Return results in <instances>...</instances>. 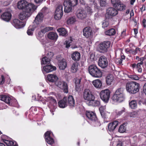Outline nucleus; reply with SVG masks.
<instances>
[{"label": "nucleus", "instance_id": "nucleus-1", "mask_svg": "<svg viewBox=\"0 0 146 146\" xmlns=\"http://www.w3.org/2000/svg\"><path fill=\"white\" fill-rule=\"evenodd\" d=\"M126 89L127 92L131 94H135L139 90L140 84L134 81L127 82L126 84Z\"/></svg>", "mask_w": 146, "mask_h": 146}, {"label": "nucleus", "instance_id": "nucleus-2", "mask_svg": "<svg viewBox=\"0 0 146 146\" xmlns=\"http://www.w3.org/2000/svg\"><path fill=\"white\" fill-rule=\"evenodd\" d=\"M17 8L19 9H36L37 6L32 3H29L25 0H21L17 3Z\"/></svg>", "mask_w": 146, "mask_h": 146}, {"label": "nucleus", "instance_id": "nucleus-3", "mask_svg": "<svg viewBox=\"0 0 146 146\" xmlns=\"http://www.w3.org/2000/svg\"><path fill=\"white\" fill-rule=\"evenodd\" d=\"M124 90L122 88L117 89L112 97V99L114 102H121L124 99Z\"/></svg>", "mask_w": 146, "mask_h": 146}, {"label": "nucleus", "instance_id": "nucleus-4", "mask_svg": "<svg viewBox=\"0 0 146 146\" xmlns=\"http://www.w3.org/2000/svg\"><path fill=\"white\" fill-rule=\"evenodd\" d=\"M90 74L93 76L99 78L102 77V73L97 67L94 65H91L88 67Z\"/></svg>", "mask_w": 146, "mask_h": 146}, {"label": "nucleus", "instance_id": "nucleus-5", "mask_svg": "<svg viewBox=\"0 0 146 146\" xmlns=\"http://www.w3.org/2000/svg\"><path fill=\"white\" fill-rule=\"evenodd\" d=\"M78 2V0L64 1L63 4L64 7V9H72V7L77 5Z\"/></svg>", "mask_w": 146, "mask_h": 146}, {"label": "nucleus", "instance_id": "nucleus-6", "mask_svg": "<svg viewBox=\"0 0 146 146\" xmlns=\"http://www.w3.org/2000/svg\"><path fill=\"white\" fill-rule=\"evenodd\" d=\"M110 42L109 41H104L101 43L98 46L97 50L101 53H104L107 51L110 46Z\"/></svg>", "mask_w": 146, "mask_h": 146}, {"label": "nucleus", "instance_id": "nucleus-7", "mask_svg": "<svg viewBox=\"0 0 146 146\" xmlns=\"http://www.w3.org/2000/svg\"><path fill=\"white\" fill-rule=\"evenodd\" d=\"M34 11V10H23L19 14V18L21 20H24L29 17Z\"/></svg>", "mask_w": 146, "mask_h": 146}, {"label": "nucleus", "instance_id": "nucleus-8", "mask_svg": "<svg viewBox=\"0 0 146 146\" xmlns=\"http://www.w3.org/2000/svg\"><path fill=\"white\" fill-rule=\"evenodd\" d=\"M110 92L108 89L102 90L100 95L101 99L105 102H107L109 99Z\"/></svg>", "mask_w": 146, "mask_h": 146}, {"label": "nucleus", "instance_id": "nucleus-9", "mask_svg": "<svg viewBox=\"0 0 146 146\" xmlns=\"http://www.w3.org/2000/svg\"><path fill=\"white\" fill-rule=\"evenodd\" d=\"M83 96L84 99L86 101L87 104L93 99H94V96L92 94L91 92L89 90H84Z\"/></svg>", "mask_w": 146, "mask_h": 146}, {"label": "nucleus", "instance_id": "nucleus-10", "mask_svg": "<svg viewBox=\"0 0 146 146\" xmlns=\"http://www.w3.org/2000/svg\"><path fill=\"white\" fill-rule=\"evenodd\" d=\"M54 84L56 86L62 89L65 93L68 92L67 84L66 82L58 80Z\"/></svg>", "mask_w": 146, "mask_h": 146}, {"label": "nucleus", "instance_id": "nucleus-11", "mask_svg": "<svg viewBox=\"0 0 146 146\" xmlns=\"http://www.w3.org/2000/svg\"><path fill=\"white\" fill-rule=\"evenodd\" d=\"M111 1L113 7L116 9H125V6L121 4L119 0H111ZM113 9H115L113 8Z\"/></svg>", "mask_w": 146, "mask_h": 146}, {"label": "nucleus", "instance_id": "nucleus-12", "mask_svg": "<svg viewBox=\"0 0 146 146\" xmlns=\"http://www.w3.org/2000/svg\"><path fill=\"white\" fill-rule=\"evenodd\" d=\"M108 62L107 58L104 56H101L98 60V65L102 68L106 67L108 65Z\"/></svg>", "mask_w": 146, "mask_h": 146}, {"label": "nucleus", "instance_id": "nucleus-13", "mask_svg": "<svg viewBox=\"0 0 146 146\" xmlns=\"http://www.w3.org/2000/svg\"><path fill=\"white\" fill-rule=\"evenodd\" d=\"M118 13L117 10H107L106 14V20H109L112 18L113 16L117 15Z\"/></svg>", "mask_w": 146, "mask_h": 146}, {"label": "nucleus", "instance_id": "nucleus-14", "mask_svg": "<svg viewBox=\"0 0 146 146\" xmlns=\"http://www.w3.org/2000/svg\"><path fill=\"white\" fill-rule=\"evenodd\" d=\"M13 24L17 29H20L25 26V24L18 19H15L13 21Z\"/></svg>", "mask_w": 146, "mask_h": 146}, {"label": "nucleus", "instance_id": "nucleus-15", "mask_svg": "<svg viewBox=\"0 0 146 146\" xmlns=\"http://www.w3.org/2000/svg\"><path fill=\"white\" fill-rule=\"evenodd\" d=\"M12 15L11 11L5 12L1 15L2 19L7 22L9 21L11 19Z\"/></svg>", "mask_w": 146, "mask_h": 146}, {"label": "nucleus", "instance_id": "nucleus-16", "mask_svg": "<svg viewBox=\"0 0 146 146\" xmlns=\"http://www.w3.org/2000/svg\"><path fill=\"white\" fill-rule=\"evenodd\" d=\"M76 15L79 19H83L86 17V13L84 10H78L77 12Z\"/></svg>", "mask_w": 146, "mask_h": 146}, {"label": "nucleus", "instance_id": "nucleus-17", "mask_svg": "<svg viewBox=\"0 0 146 146\" xmlns=\"http://www.w3.org/2000/svg\"><path fill=\"white\" fill-rule=\"evenodd\" d=\"M58 79V78L56 75L54 74H48L46 78V80L47 81L54 83Z\"/></svg>", "mask_w": 146, "mask_h": 146}, {"label": "nucleus", "instance_id": "nucleus-18", "mask_svg": "<svg viewBox=\"0 0 146 146\" xmlns=\"http://www.w3.org/2000/svg\"><path fill=\"white\" fill-rule=\"evenodd\" d=\"M83 35L86 37L88 38L92 34V30L90 27H86L83 30Z\"/></svg>", "mask_w": 146, "mask_h": 146}, {"label": "nucleus", "instance_id": "nucleus-19", "mask_svg": "<svg viewBox=\"0 0 146 146\" xmlns=\"http://www.w3.org/2000/svg\"><path fill=\"white\" fill-rule=\"evenodd\" d=\"M51 134L50 131H48L45 134V139L46 141L48 143L52 144L54 143V140L50 136Z\"/></svg>", "mask_w": 146, "mask_h": 146}, {"label": "nucleus", "instance_id": "nucleus-20", "mask_svg": "<svg viewBox=\"0 0 146 146\" xmlns=\"http://www.w3.org/2000/svg\"><path fill=\"white\" fill-rule=\"evenodd\" d=\"M63 14L62 10H56L54 13V18L56 20L61 19Z\"/></svg>", "mask_w": 146, "mask_h": 146}, {"label": "nucleus", "instance_id": "nucleus-21", "mask_svg": "<svg viewBox=\"0 0 146 146\" xmlns=\"http://www.w3.org/2000/svg\"><path fill=\"white\" fill-rule=\"evenodd\" d=\"M118 121H115L112 123L109 124L108 128L110 131H113L117 125Z\"/></svg>", "mask_w": 146, "mask_h": 146}, {"label": "nucleus", "instance_id": "nucleus-22", "mask_svg": "<svg viewBox=\"0 0 146 146\" xmlns=\"http://www.w3.org/2000/svg\"><path fill=\"white\" fill-rule=\"evenodd\" d=\"M86 114L87 117L91 120L95 121L97 119L95 114L93 112L87 111Z\"/></svg>", "mask_w": 146, "mask_h": 146}, {"label": "nucleus", "instance_id": "nucleus-23", "mask_svg": "<svg viewBox=\"0 0 146 146\" xmlns=\"http://www.w3.org/2000/svg\"><path fill=\"white\" fill-rule=\"evenodd\" d=\"M43 17V15L42 13H38L35 18L34 22L36 23V24H39V23L41 22Z\"/></svg>", "mask_w": 146, "mask_h": 146}, {"label": "nucleus", "instance_id": "nucleus-24", "mask_svg": "<svg viewBox=\"0 0 146 146\" xmlns=\"http://www.w3.org/2000/svg\"><path fill=\"white\" fill-rule=\"evenodd\" d=\"M43 69L46 73H48L55 70L56 68L51 65H48L44 67Z\"/></svg>", "mask_w": 146, "mask_h": 146}, {"label": "nucleus", "instance_id": "nucleus-25", "mask_svg": "<svg viewBox=\"0 0 146 146\" xmlns=\"http://www.w3.org/2000/svg\"><path fill=\"white\" fill-rule=\"evenodd\" d=\"M80 57V53L77 52H75L71 55L72 59L75 61H78Z\"/></svg>", "mask_w": 146, "mask_h": 146}, {"label": "nucleus", "instance_id": "nucleus-26", "mask_svg": "<svg viewBox=\"0 0 146 146\" xmlns=\"http://www.w3.org/2000/svg\"><path fill=\"white\" fill-rule=\"evenodd\" d=\"M66 99V97H64L62 100L59 101L58 104L59 106L61 108H64L67 106Z\"/></svg>", "mask_w": 146, "mask_h": 146}, {"label": "nucleus", "instance_id": "nucleus-27", "mask_svg": "<svg viewBox=\"0 0 146 146\" xmlns=\"http://www.w3.org/2000/svg\"><path fill=\"white\" fill-rule=\"evenodd\" d=\"M113 75L111 74H108L106 78V81L108 84L110 85L114 80Z\"/></svg>", "mask_w": 146, "mask_h": 146}, {"label": "nucleus", "instance_id": "nucleus-28", "mask_svg": "<svg viewBox=\"0 0 146 146\" xmlns=\"http://www.w3.org/2000/svg\"><path fill=\"white\" fill-rule=\"evenodd\" d=\"M92 83L94 86L97 88H100L102 86V82L99 79L93 81Z\"/></svg>", "mask_w": 146, "mask_h": 146}, {"label": "nucleus", "instance_id": "nucleus-29", "mask_svg": "<svg viewBox=\"0 0 146 146\" xmlns=\"http://www.w3.org/2000/svg\"><path fill=\"white\" fill-rule=\"evenodd\" d=\"M68 103L69 105L72 107H74L75 104V102L73 97L71 95L69 96L68 98Z\"/></svg>", "mask_w": 146, "mask_h": 146}, {"label": "nucleus", "instance_id": "nucleus-30", "mask_svg": "<svg viewBox=\"0 0 146 146\" xmlns=\"http://www.w3.org/2000/svg\"><path fill=\"white\" fill-rule=\"evenodd\" d=\"M59 67L60 69L64 70L66 67V62L64 59L60 61L58 63Z\"/></svg>", "mask_w": 146, "mask_h": 146}, {"label": "nucleus", "instance_id": "nucleus-31", "mask_svg": "<svg viewBox=\"0 0 146 146\" xmlns=\"http://www.w3.org/2000/svg\"><path fill=\"white\" fill-rule=\"evenodd\" d=\"M48 37L52 40H56L58 37L57 34L54 32H50L48 35Z\"/></svg>", "mask_w": 146, "mask_h": 146}, {"label": "nucleus", "instance_id": "nucleus-32", "mask_svg": "<svg viewBox=\"0 0 146 146\" xmlns=\"http://www.w3.org/2000/svg\"><path fill=\"white\" fill-rule=\"evenodd\" d=\"M95 97L92 100H91L87 104L90 106H98L100 104L99 101L95 100Z\"/></svg>", "mask_w": 146, "mask_h": 146}, {"label": "nucleus", "instance_id": "nucleus-33", "mask_svg": "<svg viewBox=\"0 0 146 146\" xmlns=\"http://www.w3.org/2000/svg\"><path fill=\"white\" fill-rule=\"evenodd\" d=\"M0 100L5 102L6 103L9 104L11 100V98L9 97L4 95H2L0 98Z\"/></svg>", "mask_w": 146, "mask_h": 146}, {"label": "nucleus", "instance_id": "nucleus-34", "mask_svg": "<svg viewBox=\"0 0 146 146\" xmlns=\"http://www.w3.org/2000/svg\"><path fill=\"white\" fill-rule=\"evenodd\" d=\"M78 64L77 62L73 63L71 67V71L73 73L76 72L78 70Z\"/></svg>", "mask_w": 146, "mask_h": 146}, {"label": "nucleus", "instance_id": "nucleus-35", "mask_svg": "<svg viewBox=\"0 0 146 146\" xmlns=\"http://www.w3.org/2000/svg\"><path fill=\"white\" fill-rule=\"evenodd\" d=\"M57 31L60 33V35L62 36H65L67 34V31L66 29L63 28H60L57 29Z\"/></svg>", "mask_w": 146, "mask_h": 146}, {"label": "nucleus", "instance_id": "nucleus-36", "mask_svg": "<svg viewBox=\"0 0 146 146\" xmlns=\"http://www.w3.org/2000/svg\"><path fill=\"white\" fill-rule=\"evenodd\" d=\"M105 33L106 35L109 36L113 35L115 33V31L114 29H111L106 31Z\"/></svg>", "mask_w": 146, "mask_h": 146}, {"label": "nucleus", "instance_id": "nucleus-37", "mask_svg": "<svg viewBox=\"0 0 146 146\" xmlns=\"http://www.w3.org/2000/svg\"><path fill=\"white\" fill-rule=\"evenodd\" d=\"M129 106L132 109H135L137 107V103L135 100H132L129 102Z\"/></svg>", "mask_w": 146, "mask_h": 146}, {"label": "nucleus", "instance_id": "nucleus-38", "mask_svg": "<svg viewBox=\"0 0 146 146\" xmlns=\"http://www.w3.org/2000/svg\"><path fill=\"white\" fill-rule=\"evenodd\" d=\"M50 59L48 58L47 57H44L42 58V64H48L50 63Z\"/></svg>", "mask_w": 146, "mask_h": 146}, {"label": "nucleus", "instance_id": "nucleus-39", "mask_svg": "<svg viewBox=\"0 0 146 146\" xmlns=\"http://www.w3.org/2000/svg\"><path fill=\"white\" fill-rule=\"evenodd\" d=\"M106 107L105 106H101L99 108V110L102 116L104 117L105 115Z\"/></svg>", "mask_w": 146, "mask_h": 146}, {"label": "nucleus", "instance_id": "nucleus-40", "mask_svg": "<svg viewBox=\"0 0 146 146\" xmlns=\"http://www.w3.org/2000/svg\"><path fill=\"white\" fill-rule=\"evenodd\" d=\"M143 64V62H139L137 64V68L139 72H141L142 71V69L141 67V66H142Z\"/></svg>", "mask_w": 146, "mask_h": 146}, {"label": "nucleus", "instance_id": "nucleus-41", "mask_svg": "<svg viewBox=\"0 0 146 146\" xmlns=\"http://www.w3.org/2000/svg\"><path fill=\"white\" fill-rule=\"evenodd\" d=\"M126 127L124 125H121L119 127L118 131L121 133H123L125 131Z\"/></svg>", "mask_w": 146, "mask_h": 146}, {"label": "nucleus", "instance_id": "nucleus-42", "mask_svg": "<svg viewBox=\"0 0 146 146\" xmlns=\"http://www.w3.org/2000/svg\"><path fill=\"white\" fill-rule=\"evenodd\" d=\"M53 28L51 27H46L43 29H42V32L43 34H44L48 31L52 30Z\"/></svg>", "mask_w": 146, "mask_h": 146}, {"label": "nucleus", "instance_id": "nucleus-43", "mask_svg": "<svg viewBox=\"0 0 146 146\" xmlns=\"http://www.w3.org/2000/svg\"><path fill=\"white\" fill-rule=\"evenodd\" d=\"M76 21V19L74 17H72L69 18L67 21V23L68 24L73 23Z\"/></svg>", "mask_w": 146, "mask_h": 146}, {"label": "nucleus", "instance_id": "nucleus-44", "mask_svg": "<svg viewBox=\"0 0 146 146\" xmlns=\"http://www.w3.org/2000/svg\"><path fill=\"white\" fill-rule=\"evenodd\" d=\"M137 112L133 111L129 113V115L130 117H135L138 116Z\"/></svg>", "mask_w": 146, "mask_h": 146}, {"label": "nucleus", "instance_id": "nucleus-45", "mask_svg": "<svg viewBox=\"0 0 146 146\" xmlns=\"http://www.w3.org/2000/svg\"><path fill=\"white\" fill-rule=\"evenodd\" d=\"M4 142L8 146H12L14 144V143L13 141L7 140H5Z\"/></svg>", "mask_w": 146, "mask_h": 146}, {"label": "nucleus", "instance_id": "nucleus-46", "mask_svg": "<svg viewBox=\"0 0 146 146\" xmlns=\"http://www.w3.org/2000/svg\"><path fill=\"white\" fill-rule=\"evenodd\" d=\"M100 4L101 7H105L106 5V0H100Z\"/></svg>", "mask_w": 146, "mask_h": 146}, {"label": "nucleus", "instance_id": "nucleus-47", "mask_svg": "<svg viewBox=\"0 0 146 146\" xmlns=\"http://www.w3.org/2000/svg\"><path fill=\"white\" fill-rule=\"evenodd\" d=\"M54 55L53 53L51 52H50L47 53L46 54V56L48 58L50 59L53 57Z\"/></svg>", "mask_w": 146, "mask_h": 146}, {"label": "nucleus", "instance_id": "nucleus-48", "mask_svg": "<svg viewBox=\"0 0 146 146\" xmlns=\"http://www.w3.org/2000/svg\"><path fill=\"white\" fill-rule=\"evenodd\" d=\"M129 78L133 80H138L139 78L138 76L136 75H132L130 76Z\"/></svg>", "mask_w": 146, "mask_h": 146}, {"label": "nucleus", "instance_id": "nucleus-49", "mask_svg": "<svg viewBox=\"0 0 146 146\" xmlns=\"http://www.w3.org/2000/svg\"><path fill=\"white\" fill-rule=\"evenodd\" d=\"M34 30L33 28H31V29H29L27 31V33L28 35H33V31Z\"/></svg>", "mask_w": 146, "mask_h": 146}, {"label": "nucleus", "instance_id": "nucleus-50", "mask_svg": "<svg viewBox=\"0 0 146 146\" xmlns=\"http://www.w3.org/2000/svg\"><path fill=\"white\" fill-rule=\"evenodd\" d=\"M115 61L116 63L118 64H121L122 62V60L120 58L116 59Z\"/></svg>", "mask_w": 146, "mask_h": 146}, {"label": "nucleus", "instance_id": "nucleus-51", "mask_svg": "<svg viewBox=\"0 0 146 146\" xmlns=\"http://www.w3.org/2000/svg\"><path fill=\"white\" fill-rule=\"evenodd\" d=\"M81 78H76V81L75 82V85H80V83L81 82Z\"/></svg>", "mask_w": 146, "mask_h": 146}, {"label": "nucleus", "instance_id": "nucleus-52", "mask_svg": "<svg viewBox=\"0 0 146 146\" xmlns=\"http://www.w3.org/2000/svg\"><path fill=\"white\" fill-rule=\"evenodd\" d=\"M75 90L76 91L79 92L80 91V85H75Z\"/></svg>", "mask_w": 146, "mask_h": 146}, {"label": "nucleus", "instance_id": "nucleus-53", "mask_svg": "<svg viewBox=\"0 0 146 146\" xmlns=\"http://www.w3.org/2000/svg\"><path fill=\"white\" fill-rule=\"evenodd\" d=\"M5 78L3 75L1 76V79H0V84H3L5 82Z\"/></svg>", "mask_w": 146, "mask_h": 146}, {"label": "nucleus", "instance_id": "nucleus-54", "mask_svg": "<svg viewBox=\"0 0 146 146\" xmlns=\"http://www.w3.org/2000/svg\"><path fill=\"white\" fill-rule=\"evenodd\" d=\"M102 27L105 28V27H107L108 25V23L107 22H105L102 23Z\"/></svg>", "mask_w": 146, "mask_h": 146}, {"label": "nucleus", "instance_id": "nucleus-55", "mask_svg": "<svg viewBox=\"0 0 146 146\" xmlns=\"http://www.w3.org/2000/svg\"><path fill=\"white\" fill-rule=\"evenodd\" d=\"M70 42L69 41H67L66 42V47L67 48H69L70 46Z\"/></svg>", "mask_w": 146, "mask_h": 146}, {"label": "nucleus", "instance_id": "nucleus-56", "mask_svg": "<svg viewBox=\"0 0 146 146\" xmlns=\"http://www.w3.org/2000/svg\"><path fill=\"white\" fill-rule=\"evenodd\" d=\"M63 5L62 4H59L57 6L56 9H62Z\"/></svg>", "mask_w": 146, "mask_h": 146}, {"label": "nucleus", "instance_id": "nucleus-57", "mask_svg": "<svg viewBox=\"0 0 146 146\" xmlns=\"http://www.w3.org/2000/svg\"><path fill=\"white\" fill-rule=\"evenodd\" d=\"M146 22V19H143V21H142V23H143V26L144 28H145L146 27V24H145Z\"/></svg>", "mask_w": 146, "mask_h": 146}, {"label": "nucleus", "instance_id": "nucleus-58", "mask_svg": "<svg viewBox=\"0 0 146 146\" xmlns=\"http://www.w3.org/2000/svg\"><path fill=\"white\" fill-rule=\"evenodd\" d=\"M48 98L49 99H50L51 100V101L53 102L55 104L56 103V101L55 100L53 99L52 97H48Z\"/></svg>", "mask_w": 146, "mask_h": 146}, {"label": "nucleus", "instance_id": "nucleus-59", "mask_svg": "<svg viewBox=\"0 0 146 146\" xmlns=\"http://www.w3.org/2000/svg\"><path fill=\"white\" fill-rule=\"evenodd\" d=\"M64 13L66 14L71 12L72 11L71 10H64Z\"/></svg>", "mask_w": 146, "mask_h": 146}, {"label": "nucleus", "instance_id": "nucleus-60", "mask_svg": "<svg viewBox=\"0 0 146 146\" xmlns=\"http://www.w3.org/2000/svg\"><path fill=\"white\" fill-rule=\"evenodd\" d=\"M143 91L146 95V83L143 86Z\"/></svg>", "mask_w": 146, "mask_h": 146}, {"label": "nucleus", "instance_id": "nucleus-61", "mask_svg": "<svg viewBox=\"0 0 146 146\" xmlns=\"http://www.w3.org/2000/svg\"><path fill=\"white\" fill-rule=\"evenodd\" d=\"M129 52L130 54H136L134 50H129Z\"/></svg>", "mask_w": 146, "mask_h": 146}, {"label": "nucleus", "instance_id": "nucleus-62", "mask_svg": "<svg viewBox=\"0 0 146 146\" xmlns=\"http://www.w3.org/2000/svg\"><path fill=\"white\" fill-rule=\"evenodd\" d=\"M94 5L95 9H98V6H97V3H94Z\"/></svg>", "mask_w": 146, "mask_h": 146}, {"label": "nucleus", "instance_id": "nucleus-63", "mask_svg": "<svg viewBox=\"0 0 146 146\" xmlns=\"http://www.w3.org/2000/svg\"><path fill=\"white\" fill-rule=\"evenodd\" d=\"M135 1V0H130V4L131 5H133Z\"/></svg>", "mask_w": 146, "mask_h": 146}, {"label": "nucleus", "instance_id": "nucleus-64", "mask_svg": "<svg viewBox=\"0 0 146 146\" xmlns=\"http://www.w3.org/2000/svg\"><path fill=\"white\" fill-rule=\"evenodd\" d=\"M134 15V14L133 11L132 10L130 12V15L131 17V16H133Z\"/></svg>", "mask_w": 146, "mask_h": 146}]
</instances>
